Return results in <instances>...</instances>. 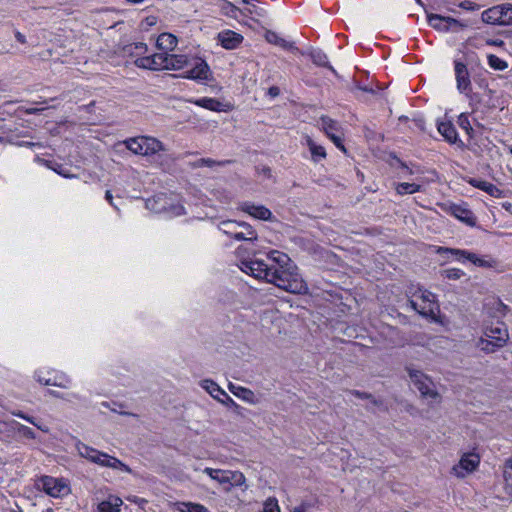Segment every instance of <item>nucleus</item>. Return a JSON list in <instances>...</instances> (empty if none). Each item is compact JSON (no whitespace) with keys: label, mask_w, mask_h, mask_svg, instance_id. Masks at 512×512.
I'll return each instance as SVG.
<instances>
[{"label":"nucleus","mask_w":512,"mask_h":512,"mask_svg":"<svg viewBox=\"0 0 512 512\" xmlns=\"http://www.w3.org/2000/svg\"><path fill=\"white\" fill-rule=\"evenodd\" d=\"M310 57L312 62L320 67H327L331 70H333L332 66L329 63V59L327 55L319 49H314L310 52Z\"/></svg>","instance_id":"f704fd0d"},{"label":"nucleus","mask_w":512,"mask_h":512,"mask_svg":"<svg viewBox=\"0 0 512 512\" xmlns=\"http://www.w3.org/2000/svg\"><path fill=\"white\" fill-rule=\"evenodd\" d=\"M240 226V222H236L233 220H227L220 223V230L234 238L235 240L241 241L243 239V236L238 233V229Z\"/></svg>","instance_id":"c85d7f7f"},{"label":"nucleus","mask_w":512,"mask_h":512,"mask_svg":"<svg viewBox=\"0 0 512 512\" xmlns=\"http://www.w3.org/2000/svg\"><path fill=\"white\" fill-rule=\"evenodd\" d=\"M35 376L40 384L46 386L68 388L71 384V379L66 374L54 369H40Z\"/></svg>","instance_id":"f8f14e48"},{"label":"nucleus","mask_w":512,"mask_h":512,"mask_svg":"<svg viewBox=\"0 0 512 512\" xmlns=\"http://www.w3.org/2000/svg\"><path fill=\"white\" fill-rule=\"evenodd\" d=\"M457 124L459 127L466 132V134L469 136V138H473V127L471 126V123L469 121V117L467 114L462 113L458 116Z\"/></svg>","instance_id":"58836bf2"},{"label":"nucleus","mask_w":512,"mask_h":512,"mask_svg":"<svg viewBox=\"0 0 512 512\" xmlns=\"http://www.w3.org/2000/svg\"><path fill=\"white\" fill-rule=\"evenodd\" d=\"M352 394L359 398H369V395L360 391H352Z\"/></svg>","instance_id":"13d9d810"},{"label":"nucleus","mask_w":512,"mask_h":512,"mask_svg":"<svg viewBox=\"0 0 512 512\" xmlns=\"http://www.w3.org/2000/svg\"><path fill=\"white\" fill-rule=\"evenodd\" d=\"M438 132L444 137V139L450 144H463L462 141L458 138V133L454 125L449 122H440L438 124Z\"/></svg>","instance_id":"5701e85b"},{"label":"nucleus","mask_w":512,"mask_h":512,"mask_svg":"<svg viewBox=\"0 0 512 512\" xmlns=\"http://www.w3.org/2000/svg\"><path fill=\"white\" fill-rule=\"evenodd\" d=\"M36 487L54 498H62L70 493L69 481L65 478L45 475L36 481Z\"/></svg>","instance_id":"0eeeda50"},{"label":"nucleus","mask_w":512,"mask_h":512,"mask_svg":"<svg viewBox=\"0 0 512 512\" xmlns=\"http://www.w3.org/2000/svg\"><path fill=\"white\" fill-rule=\"evenodd\" d=\"M503 479L505 489L509 494H512V469L504 466L503 468Z\"/></svg>","instance_id":"a18cd8bd"},{"label":"nucleus","mask_w":512,"mask_h":512,"mask_svg":"<svg viewBox=\"0 0 512 512\" xmlns=\"http://www.w3.org/2000/svg\"><path fill=\"white\" fill-rule=\"evenodd\" d=\"M263 512H281L278 500L275 497H269L264 502Z\"/></svg>","instance_id":"37998d69"},{"label":"nucleus","mask_w":512,"mask_h":512,"mask_svg":"<svg viewBox=\"0 0 512 512\" xmlns=\"http://www.w3.org/2000/svg\"><path fill=\"white\" fill-rule=\"evenodd\" d=\"M201 387L205 389L214 399L222 402V403H233V399L214 381L212 380H203L201 382Z\"/></svg>","instance_id":"aec40b11"},{"label":"nucleus","mask_w":512,"mask_h":512,"mask_svg":"<svg viewBox=\"0 0 512 512\" xmlns=\"http://www.w3.org/2000/svg\"><path fill=\"white\" fill-rule=\"evenodd\" d=\"M488 65L494 70H505L508 67V64L505 60L499 58L494 54H489L487 56Z\"/></svg>","instance_id":"ea45409f"},{"label":"nucleus","mask_w":512,"mask_h":512,"mask_svg":"<svg viewBox=\"0 0 512 512\" xmlns=\"http://www.w3.org/2000/svg\"><path fill=\"white\" fill-rule=\"evenodd\" d=\"M401 167L404 171V175H411L413 173L412 170L406 164L402 163Z\"/></svg>","instance_id":"4d7b16f0"},{"label":"nucleus","mask_w":512,"mask_h":512,"mask_svg":"<svg viewBox=\"0 0 512 512\" xmlns=\"http://www.w3.org/2000/svg\"><path fill=\"white\" fill-rule=\"evenodd\" d=\"M189 102L213 112H230L234 109V105L231 102L220 101L219 99L211 97H202L190 100Z\"/></svg>","instance_id":"dca6fc26"},{"label":"nucleus","mask_w":512,"mask_h":512,"mask_svg":"<svg viewBox=\"0 0 512 512\" xmlns=\"http://www.w3.org/2000/svg\"><path fill=\"white\" fill-rule=\"evenodd\" d=\"M510 153L512 154V147L510 148Z\"/></svg>","instance_id":"0e129e2a"},{"label":"nucleus","mask_w":512,"mask_h":512,"mask_svg":"<svg viewBox=\"0 0 512 512\" xmlns=\"http://www.w3.org/2000/svg\"><path fill=\"white\" fill-rule=\"evenodd\" d=\"M48 393L54 397H62L59 393L54 390H48Z\"/></svg>","instance_id":"e2e57ef3"},{"label":"nucleus","mask_w":512,"mask_h":512,"mask_svg":"<svg viewBox=\"0 0 512 512\" xmlns=\"http://www.w3.org/2000/svg\"><path fill=\"white\" fill-rule=\"evenodd\" d=\"M15 37H16L17 41L22 44H24L26 42L25 36L23 34H21L20 32H16Z\"/></svg>","instance_id":"5fc2aeb1"},{"label":"nucleus","mask_w":512,"mask_h":512,"mask_svg":"<svg viewBox=\"0 0 512 512\" xmlns=\"http://www.w3.org/2000/svg\"><path fill=\"white\" fill-rule=\"evenodd\" d=\"M464 275V271L459 268H448L442 271V276L449 280H458Z\"/></svg>","instance_id":"79ce46f5"},{"label":"nucleus","mask_w":512,"mask_h":512,"mask_svg":"<svg viewBox=\"0 0 512 512\" xmlns=\"http://www.w3.org/2000/svg\"><path fill=\"white\" fill-rule=\"evenodd\" d=\"M105 199L109 202L110 205H113V196L111 191L107 190L105 193Z\"/></svg>","instance_id":"6e6d98bb"},{"label":"nucleus","mask_w":512,"mask_h":512,"mask_svg":"<svg viewBox=\"0 0 512 512\" xmlns=\"http://www.w3.org/2000/svg\"><path fill=\"white\" fill-rule=\"evenodd\" d=\"M43 110H45V107H42V108H31V109L27 110V112L29 114H37V113H39V112H41Z\"/></svg>","instance_id":"bf43d9fd"},{"label":"nucleus","mask_w":512,"mask_h":512,"mask_svg":"<svg viewBox=\"0 0 512 512\" xmlns=\"http://www.w3.org/2000/svg\"><path fill=\"white\" fill-rule=\"evenodd\" d=\"M124 145L128 150H130L134 154L141 155V145L139 141V136L125 140Z\"/></svg>","instance_id":"a19ab883"},{"label":"nucleus","mask_w":512,"mask_h":512,"mask_svg":"<svg viewBox=\"0 0 512 512\" xmlns=\"http://www.w3.org/2000/svg\"><path fill=\"white\" fill-rule=\"evenodd\" d=\"M436 252L439 255L451 254L453 255L457 261L464 262L465 260L471 262L475 266L482 268H492L497 269L499 266V261L491 256H480L476 253L470 252L468 250L456 249V248H448V247H438Z\"/></svg>","instance_id":"20e7f679"},{"label":"nucleus","mask_w":512,"mask_h":512,"mask_svg":"<svg viewBox=\"0 0 512 512\" xmlns=\"http://www.w3.org/2000/svg\"><path fill=\"white\" fill-rule=\"evenodd\" d=\"M12 414L14 416H17L19 418H22L26 421H28L29 423L33 424L34 426H36L37 428L41 429L42 431H47L46 429L42 428L40 425H38L34 419L26 414H24L22 411H12Z\"/></svg>","instance_id":"09e8293b"},{"label":"nucleus","mask_w":512,"mask_h":512,"mask_svg":"<svg viewBox=\"0 0 512 512\" xmlns=\"http://www.w3.org/2000/svg\"><path fill=\"white\" fill-rule=\"evenodd\" d=\"M180 75L187 79L208 81L211 79L212 73L205 60L197 56L188 55Z\"/></svg>","instance_id":"423d86ee"},{"label":"nucleus","mask_w":512,"mask_h":512,"mask_svg":"<svg viewBox=\"0 0 512 512\" xmlns=\"http://www.w3.org/2000/svg\"><path fill=\"white\" fill-rule=\"evenodd\" d=\"M123 501L116 495H109L106 500L101 501L97 506V512H121Z\"/></svg>","instance_id":"393cba45"},{"label":"nucleus","mask_w":512,"mask_h":512,"mask_svg":"<svg viewBox=\"0 0 512 512\" xmlns=\"http://www.w3.org/2000/svg\"><path fill=\"white\" fill-rule=\"evenodd\" d=\"M279 92H280V91H279V88H278V87H276V86H272V87H270V88H269V90H268V94H269L270 96H272V97H276V96H278V95H279Z\"/></svg>","instance_id":"864d4df0"},{"label":"nucleus","mask_w":512,"mask_h":512,"mask_svg":"<svg viewBox=\"0 0 512 512\" xmlns=\"http://www.w3.org/2000/svg\"><path fill=\"white\" fill-rule=\"evenodd\" d=\"M52 169L56 173H58L59 175L65 177V178H72V177H74L73 175L69 174L67 172V169L63 165H61V164H56L54 167H52Z\"/></svg>","instance_id":"3c124183"},{"label":"nucleus","mask_w":512,"mask_h":512,"mask_svg":"<svg viewBox=\"0 0 512 512\" xmlns=\"http://www.w3.org/2000/svg\"><path fill=\"white\" fill-rule=\"evenodd\" d=\"M125 55L135 57V59L144 57L143 55L147 52V46L144 43H132L124 47Z\"/></svg>","instance_id":"7c9ffc66"},{"label":"nucleus","mask_w":512,"mask_h":512,"mask_svg":"<svg viewBox=\"0 0 512 512\" xmlns=\"http://www.w3.org/2000/svg\"><path fill=\"white\" fill-rule=\"evenodd\" d=\"M139 141L141 145V155L143 156L154 155L165 149L163 143L154 137L139 136Z\"/></svg>","instance_id":"412c9836"},{"label":"nucleus","mask_w":512,"mask_h":512,"mask_svg":"<svg viewBox=\"0 0 512 512\" xmlns=\"http://www.w3.org/2000/svg\"><path fill=\"white\" fill-rule=\"evenodd\" d=\"M16 425H17V427H16L17 432L21 436H23V437H25L27 439H35L36 435H35L34 431L31 428H29V427H27L25 425H22L20 423H16Z\"/></svg>","instance_id":"de8ad7c7"},{"label":"nucleus","mask_w":512,"mask_h":512,"mask_svg":"<svg viewBox=\"0 0 512 512\" xmlns=\"http://www.w3.org/2000/svg\"><path fill=\"white\" fill-rule=\"evenodd\" d=\"M188 55L184 54H169L168 53V63H167V70H175V71H181L182 67L184 66Z\"/></svg>","instance_id":"2f4dec72"},{"label":"nucleus","mask_w":512,"mask_h":512,"mask_svg":"<svg viewBox=\"0 0 512 512\" xmlns=\"http://www.w3.org/2000/svg\"><path fill=\"white\" fill-rule=\"evenodd\" d=\"M458 6L467 11H475L479 9V5L470 0H464L460 2Z\"/></svg>","instance_id":"8fccbe9b"},{"label":"nucleus","mask_w":512,"mask_h":512,"mask_svg":"<svg viewBox=\"0 0 512 512\" xmlns=\"http://www.w3.org/2000/svg\"><path fill=\"white\" fill-rule=\"evenodd\" d=\"M407 371L411 382L415 388L423 395L431 398H438V393L434 389L432 380L422 371L408 367Z\"/></svg>","instance_id":"ddd939ff"},{"label":"nucleus","mask_w":512,"mask_h":512,"mask_svg":"<svg viewBox=\"0 0 512 512\" xmlns=\"http://www.w3.org/2000/svg\"><path fill=\"white\" fill-rule=\"evenodd\" d=\"M455 78L457 82V89L466 95L471 92V81L467 66L458 60L454 61Z\"/></svg>","instance_id":"f3484780"},{"label":"nucleus","mask_w":512,"mask_h":512,"mask_svg":"<svg viewBox=\"0 0 512 512\" xmlns=\"http://www.w3.org/2000/svg\"><path fill=\"white\" fill-rule=\"evenodd\" d=\"M438 206L443 212L455 217L456 219L463 222L467 226L474 227L477 223V217L469 209L466 203L455 204L451 202H446L439 203Z\"/></svg>","instance_id":"1a4fd4ad"},{"label":"nucleus","mask_w":512,"mask_h":512,"mask_svg":"<svg viewBox=\"0 0 512 512\" xmlns=\"http://www.w3.org/2000/svg\"><path fill=\"white\" fill-rule=\"evenodd\" d=\"M204 473H206L211 479L217 481L219 484L228 485L227 470L206 467L204 469Z\"/></svg>","instance_id":"72a5a7b5"},{"label":"nucleus","mask_w":512,"mask_h":512,"mask_svg":"<svg viewBox=\"0 0 512 512\" xmlns=\"http://www.w3.org/2000/svg\"><path fill=\"white\" fill-rule=\"evenodd\" d=\"M2 140H3V138H2V137H0V142H1Z\"/></svg>","instance_id":"69168bd1"},{"label":"nucleus","mask_w":512,"mask_h":512,"mask_svg":"<svg viewBox=\"0 0 512 512\" xmlns=\"http://www.w3.org/2000/svg\"><path fill=\"white\" fill-rule=\"evenodd\" d=\"M421 185L416 183H398L396 184L395 190L399 195L413 194L420 191Z\"/></svg>","instance_id":"e433bc0d"},{"label":"nucleus","mask_w":512,"mask_h":512,"mask_svg":"<svg viewBox=\"0 0 512 512\" xmlns=\"http://www.w3.org/2000/svg\"><path fill=\"white\" fill-rule=\"evenodd\" d=\"M410 304L419 314L432 319H435L439 312L435 295L427 290L419 289L416 291L410 299Z\"/></svg>","instance_id":"39448f33"},{"label":"nucleus","mask_w":512,"mask_h":512,"mask_svg":"<svg viewBox=\"0 0 512 512\" xmlns=\"http://www.w3.org/2000/svg\"><path fill=\"white\" fill-rule=\"evenodd\" d=\"M267 257L271 264H266L261 260H243L239 268L255 279L272 283L286 292L293 294H305L307 292L306 282L288 255L272 250Z\"/></svg>","instance_id":"f257e3e1"},{"label":"nucleus","mask_w":512,"mask_h":512,"mask_svg":"<svg viewBox=\"0 0 512 512\" xmlns=\"http://www.w3.org/2000/svg\"><path fill=\"white\" fill-rule=\"evenodd\" d=\"M245 6L241 8V21L245 19H251L255 22H260L261 19L266 17V10L255 3L247 2L243 0Z\"/></svg>","instance_id":"6ab92c4d"},{"label":"nucleus","mask_w":512,"mask_h":512,"mask_svg":"<svg viewBox=\"0 0 512 512\" xmlns=\"http://www.w3.org/2000/svg\"><path fill=\"white\" fill-rule=\"evenodd\" d=\"M292 512H306V507L302 504L298 507H295Z\"/></svg>","instance_id":"052dcab7"},{"label":"nucleus","mask_w":512,"mask_h":512,"mask_svg":"<svg viewBox=\"0 0 512 512\" xmlns=\"http://www.w3.org/2000/svg\"><path fill=\"white\" fill-rule=\"evenodd\" d=\"M229 390L237 397L243 399L246 402L254 403V393L250 389L234 384H229Z\"/></svg>","instance_id":"c756f323"},{"label":"nucleus","mask_w":512,"mask_h":512,"mask_svg":"<svg viewBox=\"0 0 512 512\" xmlns=\"http://www.w3.org/2000/svg\"><path fill=\"white\" fill-rule=\"evenodd\" d=\"M224 10L225 14L229 17L241 21V8H238L235 5L229 3L224 7Z\"/></svg>","instance_id":"c03bdc74"},{"label":"nucleus","mask_w":512,"mask_h":512,"mask_svg":"<svg viewBox=\"0 0 512 512\" xmlns=\"http://www.w3.org/2000/svg\"><path fill=\"white\" fill-rule=\"evenodd\" d=\"M318 123L320 129L334 143V145L342 152H346V148L343 143V130L338 121L333 120L328 116H322Z\"/></svg>","instance_id":"9d476101"},{"label":"nucleus","mask_w":512,"mask_h":512,"mask_svg":"<svg viewBox=\"0 0 512 512\" xmlns=\"http://www.w3.org/2000/svg\"><path fill=\"white\" fill-rule=\"evenodd\" d=\"M175 505L179 512H209L204 505L199 503L177 502Z\"/></svg>","instance_id":"c9c22d12"},{"label":"nucleus","mask_w":512,"mask_h":512,"mask_svg":"<svg viewBox=\"0 0 512 512\" xmlns=\"http://www.w3.org/2000/svg\"><path fill=\"white\" fill-rule=\"evenodd\" d=\"M510 339L505 322L496 320L483 325L482 334L476 346L485 354H492L503 349Z\"/></svg>","instance_id":"f03ea898"},{"label":"nucleus","mask_w":512,"mask_h":512,"mask_svg":"<svg viewBox=\"0 0 512 512\" xmlns=\"http://www.w3.org/2000/svg\"><path fill=\"white\" fill-rule=\"evenodd\" d=\"M469 183L473 187H476L482 191H485L492 197L499 198L502 195L501 190L497 186H495L494 184H492L490 182L479 180V179H471L469 181Z\"/></svg>","instance_id":"cd10ccee"},{"label":"nucleus","mask_w":512,"mask_h":512,"mask_svg":"<svg viewBox=\"0 0 512 512\" xmlns=\"http://www.w3.org/2000/svg\"><path fill=\"white\" fill-rule=\"evenodd\" d=\"M427 21L430 27L440 32L460 30L466 27L465 24L455 18L445 17L439 14H428Z\"/></svg>","instance_id":"4468645a"},{"label":"nucleus","mask_w":512,"mask_h":512,"mask_svg":"<svg viewBox=\"0 0 512 512\" xmlns=\"http://www.w3.org/2000/svg\"><path fill=\"white\" fill-rule=\"evenodd\" d=\"M217 39L223 48L233 50L242 44L244 37L235 31L224 30L218 34Z\"/></svg>","instance_id":"a211bd4d"},{"label":"nucleus","mask_w":512,"mask_h":512,"mask_svg":"<svg viewBox=\"0 0 512 512\" xmlns=\"http://www.w3.org/2000/svg\"><path fill=\"white\" fill-rule=\"evenodd\" d=\"M484 23L500 26L512 25V4L504 3L484 10L481 14Z\"/></svg>","instance_id":"6e6552de"},{"label":"nucleus","mask_w":512,"mask_h":512,"mask_svg":"<svg viewBox=\"0 0 512 512\" xmlns=\"http://www.w3.org/2000/svg\"><path fill=\"white\" fill-rule=\"evenodd\" d=\"M305 145L310 151L311 159L317 163L323 159H326L327 153L322 145L317 144L310 136H305Z\"/></svg>","instance_id":"a878e982"},{"label":"nucleus","mask_w":512,"mask_h":512,"mask_svg":"<svg viewBox=\"0 0 512 512\" xmlns=\"http://www.w3.org/2000/svg\"><path fill=\"white\" fill-rule=\"evenodd\" d=\"M177 38L170 33H162L158 36L156 45L163 52L172 51L177 46Z\"/></svg>","instance_id":"bb28decb"},{"label":"nucleus","mask_w":512,"mask_h":512,"mask_svg":"<svg viewBox=\"0 0 512 512\" xmlns=\"http://www.w3.org/2000/svg\"><path fill=\"white\" fill-rule=\"evenodd\" d=\"M168 53L160 52L150 56L140 57L134 60V64L139 68L149 70H167Z\"/></svg>","instance_id":"2eb2a0df"},{"label":"nucleus","mask_w":512,"mask_h":512,"mask_svg":"<svg viewBox=\"0 0 512 512\" xmlns=\"http://www.w3.org/2000/svg\"><path fill=\"white\" fill-rule=\"evenodd\" d=\"M486 44L489 46L502 47L504 45V41L500 39H487Z\"/></svg>","instance_id":"603ef678"},{"label":"nucleus","mask_w":512,"mask_h":512,"mask_svg":"<svg viewBox=\"0 0 512 512\" xmlns=\"http://www.w3.org/2000/svg\"><path fill=\"white\" fill-rule=\"evenodd\" d=\"M227 475L228 487L225 488L227 491H229L232 487H241L245 485L246 478L242 472L227 470Z\"/></svg>","instance_id":"473e14b6"},{"label":"nucleus","mask_w":512,"mask_h":512,"mask_svg":"<svg viewBox=\"0 0 512 512\" xmlns=\"http://www.w3.org/2000/svg\"><path fill=\"white\" fill-rule=\"evenodd\" d=\"M240 210L260 220H269L272 216V213L268 208L263 205H255L251 202L242 203L240 205Z\"/></svg>","instance_id":"4be33fe9"},{"label":"nucleus","mask_w":512,"mask_h":512,"mask_svg":"<svg viewBox=\"0 0 512 512\" xmlns=\"http://www.w3.org/2000/svg\"><path fill=\"white\" fill-rule=\"evenodd\" d=\"M77 451L81 457L86 458L89 461L96 463L100 466L124 471L127 473L131 472L129 466L120 461L118 458L110 456L104 452L89 447L83 443H79L77 445Z\"/></svg>","instance_id":"7ed1b4c3"},{"label":"nucleus","mask_w":512,"mask_h":512,"mask_svg":"<svg viewBox=\"0 0 512 512\" xmlns=\"http://www.w3.org/2000/svg\"><path fill=\"white\" fill-rule=\"evenodd\" d=\"M265 40L275 46H278L286 51H293L296 50V47L293 42H290L283 37H281L278 33L275 31L267 30L264 34Z\"/></svg>","instance_id":"b1692460"},{"label":"nucleus","mask_w":512,"mask_h":512,"mask_svg":"<svg viewBox=\"0 0 512 512\" xmlns=\"http://www.w3.org/2000/svg\"><path fill=\"white\" fill-rule=\"evenodd\" d=\"M480 464V457L476 453L467 452L464 453L459 462L450 470L451 475L457 478H465L467 475L473 473Z\"/></svg>","instance_id":"9b49d317"},{"label":"nucleus","mask_w":512,"mask_h":512,"mask_svg":"<svg viewBox=\"0 0 512 512\" xmlns=\"http://www.w3.org/2000/svg\"><path fill=\"white\" fill-rule=\"evenodd\" d=\"M227 163H229V161L217 162L211 158H201V159L197 160V162L195 163V166H197V167H201V166L213 167L215 165L224 166Z\"/></svg>","instance_id":"49530a36"},{"label":"nucleus","mask_w":512,"mask_h":512,"mask_svg":"<svg viewBox=\"0 0 512 512\" xmlns=\"http://www.w3.org/2000/svg\"><path fill=\"white\" fill-rule=\"evenodd\" d=\"M238 233L243 236L242 240L253 241L257 239L256 232L252 229L250 225L244 222H240Z\"/></svg>","instance_id":"4c0bfd02"},{"label":"nucleus","mask_w":512,"mask_h":512,"mask_svg":"<svg viewBox=\"0 0 512 512\" xmlns=\"http://www.w3.org/2000/svg\"><path fill=\"white\" fill-rule=\"evenodd\" d=\"M504 466H506V467H508V468L512 469V457H511V458H509V459H507V460L505 461Z\"/></svg>","instance_id":"680f3d73"}]
</instances>
